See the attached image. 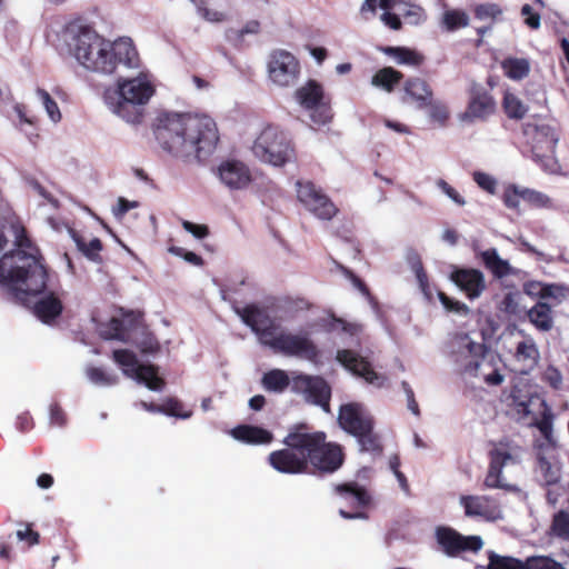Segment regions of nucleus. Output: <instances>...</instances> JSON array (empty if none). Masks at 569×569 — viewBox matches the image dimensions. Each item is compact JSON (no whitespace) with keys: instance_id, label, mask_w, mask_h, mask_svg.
Returning a JSON list of instances; mask_svg holds the SVG:
<instances>
[{"instance_id":"1","label":"nucleus","mask_w":569,"mask_h":569,"mask_svg":"<svg viewBox=\"0 0 569 569\" xmlns=\"http://www.w3.org/2000/svg\"><path fill=\"white\" fill-rule=\"evenodd\" d=\"M160 147L186 162H204L216 151L219 132L216 121L190 112H162L153 126Z\"/></svg>"},{"instance_id":"2","label":"nucleus","mask_w":569,"mask_h":569,"mask_svg":"<svg viewBox=\"0 0 569 569\" xmlns=\"http://www.w3.org/2000/svg\"><path fill=\"white\" fill-rule=\"evenodd\" d=\"M16 249L0 258V286L12 299L26 302L47 288L48 270L23 227L16 230Z\"/></svg>"},{"instance_id":"3","label":"nucleus","mask_w":569,"mask_h":569,"mask_svg":"<svg viewBox=\"0 0 569 569\" xmlns=\"http://www.w3.org/2000/svg\"><path fill=\"white\" fill-rule=\"evenodd\" d=\"M241 320L258 336L261 345L269 347L276 353L287 357L302 358L317 362L320 350L307 333H292L281 330L268 315L267 310L251 303L242 308H234Z\"/></svg>"},{"instance_id":"4","label":"nucleus","mask_w":569,"mask_h":569,"mask_svg":"<svg viewBox=\"0 0 569 569\" xmlns=\"http://www.w3.org/2000/svg\"><path fill=\"white\" fill-rule=\"evenodd\" d=\"M297 446L307 451L308 469L311 468L313 475H332L345 463L343 447L337 442L327 441V433L320 430L313 431L311 426L306 429V437L299 440Z\"/></svg>"},{"instance_id":"5","label":"nucleus","mask_w":569,"mask_h":569,"mask_svg":"<svg viewBox=\"0 0 569 569\" xmlns=\"http://www.w3.org/2000/svg\"><path fill=\"white\" fill-rule=\"evenodd\" d=\"M306 429H309V425L305 422L296 423L289 428L283 439L286 448L272 451L268 457V461L273 469L289 475L308 472L307 451L305 448L297 446L299 440L306 437Z\"/></svg>"},{"instance_id":"6","label":"nucleus","mask_w":569,"mask_h":569,"mask_svg":"<svg viewBox=\"0 0 569 569\" xmlns=\"http://www.w3.org/2000/svg\"><path fill=\"white\" fill-rule=\"evenodd\" d=\"M60 39L78 62L84 60L90 64L92 60H90L89 52L92 49H100L99 44L103 43V37L82 18L66 23L60 32Z\"/></svg>"},{"instance_id":"7","label":"nucleus","mask_w":569,"mask_h":569,"mask_svg":"<svg viewBox=\"0 0 569 569\" xmlns=\"http://www.w3.org/2000/svg\"><path fill=\"white\" fill-rule=\"evenodd\" d=\"M100 49H92L89 52L91 64L84 60L79 63L89 71L111 74L116 71L119 63L132 66L137 58L136 48L130 42H118L111 44L103 38V43L99 44Z\"/></svg>"},{"instance_id":"8","label":"nucleus","mask_w":569,"mask_h":569,"mask_svg":"<svg viewBox=\"0 0 569 569\" xmlns=\"http://www.w3.org/2000/svg\"><path fill=\"white\" fill-rule=\"evenodd\" d=\"M252 151L261 161L281 167L290 161L293 148L287 134L276 126H267L257 137Z\"/></svg>"},{"instance_id":"9","label":"nucleus","mask_w":569,"mask_h":569,"mask_svg":"<svg viewBox=\"0 0 569 569\" xmlns=\"http://www.w3.org/2000/svg\"><path fill=\"white\" fill-rule=\"evenodd\" d=\"M297 102L310 112V118L316 124H326L331 121L333 114L330 98L326 96L323 86L317 80L309 79L295 92Z\"/></svg>"},{"instance_id":"10","label":"nucleus","mask_w":569,"mask_h":569,"mask_svg":"<svg viewBox=\"0 0 569 569\" xmlns=\"http://www.w3.org/2000/svg\"><path fill=\"white\" fill-rule=\"evenodd\" d=\"M522 133L536 157L550 158L553 156L558 136L552 126L546 123L541 118L533 117L523 123Z\"/></svg>"},{"instance_id":"11","label":"nucleus","mask_w":569,"mask_h":569,"mask_svg":"<svg viewBox=\"0 0 569 569\" xmlns=\"http://www.w3.org/2000/svg\"><path fill=\"white\" fill-rule=\"evenodd\" d=\"M298 201L307 211L320 220H331L339 209L332 200L311 181L298 180L296 182Z\"/></svg>"},{"instance_id":"12","label":"nucleus","mask_w":569,"mask_h":569,"mask_svg":"<svg viewBox=\"0 0 569 569\" xmlns=\"http://www.w3.org/2000/svg\"><path fill=\"white\" fill-rule=\"evenodd\" d=\"M268 73L273 83L290 87L299 79V60L287 50H273L269 56Z\"/></svg>"},{"instance_id":"13","label":"nucleus","mask_w":569,"mask_h":569,"mask_svg":"<svg viewBox=\"0 0 569 569\" xmlns=\"http://www.w3.org/2000/svg\"><path fill=\"white\" fill-rule=\"evenodd\" d=\"M436 538L441 550L449 557H458L463 552L476 553L483 546L479 536H462L450 527H438Z\"/></svg>"},{"instance_id":"14","label":"nucleus","mask_w":569,"mask_h":569,"mask_svg":"<svg viewBox=\"0 0 569 569\" xmlns=\"http://www.w3.org/2000/svg\"><path fill=\"white\" fill-rule=\"evenodd\" d=\"M291 388L295 392L305 393L309 402L325 412H330L331 388L322 377L299 375L293 378Z\"/></svg>"},{"instance_id":"15","label":"nucleus","mask_w":569,"mask_h":569,"mask_svg":"<svg viewBox=\"0 0 569 569\" xmlns=\"http://www.w3.org/2000/svg\"><path fill=\"white\" fill-rule=\"evenodd\" d=\"M493 447L489 450V468L486 475L483 486L488 489H508V486L501 481L502 469L509 462L513 461L510 451L509 441L500 440L499 442H490Z\"/></svg>"},{"instance_id":"16","label":"nucleus","mask_w":569,"mask_h":569,"mask_svg":"<svg viewBox=\"0 0 569 569\" xmlns=\"http://www.w3.org/2000/svg\"><path fill=\"white\" fill-rule=\"evenodd\" d=\"M496 110L497 102L490 91L481 86H473L469 92L467 108L460 118L468 122L486 121Z\"/></svg>"},{"instance_id":"17","label":"nucleus","mask_w":569,"mask_h":569,"mask_svg":"<svg viewBox=\"0 0 569 569\" xmlns=\"http://www.w3.org/2000/svg\"><path fill=\"white\" fill-rule=\"evenodd\" d=\"M450 279L469 300L478 299L487 289L485 274L479 269L457 268Z\"/></svg>"},{"instance_id":"18","label":"nucleus","mask_w":569,"mask_h":569,"mask_svg":"<svg viewBox=\"0 0 569 569\" xmlns=\"http://www.w3.org/2000/svg\"><path fill=\"white\" fill-rule=\"evenodd\" d=\"M339 426L349 435H362L361 431L369 430L373 419L362 412L361 406L356 402L342 405L338 416Z\"/></svg>"},{"instance_id":"19","label":"nucleus","mask_w":569,"mask_h":569,"mask_svg":"<svg viewBox=\"0 0 569 569\" xmlns=\"http://www.w3.org/2000/svg\"><path fill=\"white\" fill-rule=\"evenodd\" d=\"M218 174L223 184L234 190L246 188L251 181L249 168L239 160L222 161Z\"/></svg>"},{"instance_id":"20","label":"nucleus","mask_w":569,"mask_h":569,"mask_svg":"<svg viewBox=\"0 0 569 569\" xmlns=\"http://www.w3.org/2000/svg\"><path fill=\"white\" fill-rule=\"evenodd\" d=\"M337 360L346 369L369 383H375L380 378L367 359L350 349L338 350Z\"/></svg>"},{"instance_id":"21","label":"nucleus","mask_w":569,"mask_h":569,"mask_svg":"<svg viewBox=\"0 0 569 569\" xmlns=\"http://www.w3.org/2000/svg\"><path fill=\"white\" fill-rule=\"evenodd\" d=\"M118 97L131 99L134 102L147 104L150 98L154 94V87L147 78H133L119 81Z\"/></svg>"},{"instance_id":"22","label":"nucleus","mask_w":569,"mask_h":569,"mask_svg":"<svg viewBox=\"0 0 569 569\" xmlns=\"http://www.w3.org/2000/svg\"><path fill=\"white\" fill-rule=\"evenodd\" d=\"M460 502L468 517H481L486 520H495L500 512L493 499L488 496H462Z\"/></svg>"},{"instance_id":"23","label":"nucleus","mask_w":569,"mask_h":569,"mask_svg":"<svg viewBox=\"0 0 569 569\" xmlns=\"http://www.w3.org/2000/svg\"><path fill=\"white\" fill-rule=\"evenodd\" d=\"M403 101H412L423 109L431 104L433 91L430 84L421 78H409L403 83Z\"/></svg>"},{"instance_id":"24","label":"nucleus","mask_w":569,"mask_h":569,"mask_svg":"<svg viewBox=\"0 0 569 569\" xmlns=\"http://www.w3.org/2000/svg\"><path fill=\"white\" fill-rule=\"evenodd\" d=\"M476 258L480 259L485 268L491 272L496 279H503L508 276L517 274V270L510 263L500 258L497 249L476 251Z\"/></svg>"},{"instance_id":"25","label":"nucleus","mask_w":569,"mask_h":569,"mask_svg":"<svg viewBox=\"0 0 569 569\" xmlns=\"http://www.w3.org/2000/svg\"><path fill=\"white\" fill-rule=\"evenodd\" d=\"M335 491L346 499L351 508L363 509L371 502L368 491L356 481L337 485Z\"/></svg>"},{"instance_id":"26","label":"nucleus","mask_w":569,"mask_h":569,"mask_svg":"<svg viewBox=\"0 0 569 569\" xmlns=\"http://www.w3.org/2000/svg\"><path fill=\"white\" fill-rule=\"evenodd\" d=\"M529 322L539 331L548 332L555 325V312L552 305L546 301H538L527 311Z\"/></svg>"},{"instance_id":"27","label":"nucleus","mask_w":569,"mask_h":569,"mask_svg":"<svg viewBox=\"0 0 569 569\" xmlns=\"http://www.w3.org/2000/svg\"><path fill=\"white\" fill-rule=\"evenodd\" d=\"M231 436L241 442L249 445H266L273 439L272 433L258 426L239 425L231 430Z\"/></svg>"},{"instance_id":"28","label":"nucleus","mask_w":569,"mask_h":569,"mask_svg":"<svg viewBox=\"0 0 569 569\" xmlns=\"http://www.w3.org/2000/svg\"><path fill=\"white\" fill-rule=\"evenodd\" d=\"M63 306L61 300L53 293L40 298L34 302L33 312L44 323H51L62 312Z\"/></svg>"},{"instance_id":"29","label":"nucleus","mask_w":569,"mask_h":569,"mask_svg":"<svg viewBox=\"0 0 569 569\" xmlns=\"http://www.w3.org/2000/svg\"><path fill=\"white\" fill-rule=\"evenodd\" d=\"M124 375L143 382L150 390H160L164 386V380L159 377L158 367L151 363H141L136 369H124Z\"/></svg>"},{"instance_id":"30","label":"nucleus","mask_w":569,"mask_h":569,"mask_svg":"<svg viewBox=\"0 0 569 569\" xmlns=\"http://www.w3.org/2000/svg\"><path fill=\"white\" fill-rule=\"evenodd\" d=\"M113 111L129 123H141L146 114V104L118 97Z\"/></svg>"},{"instance_id":"31","label":"nucleus","mask_w":569,"mask_h":569,"mask_svg":"<svg viewBox=\"0 0 569 569\" xmlns=\"http://www.w3.org/2000/svg\"><path fill=\"white\" fill-rule=\"evenodd\" d=\"M539 350L532 339L520 341L516 348L515 358L522 365L520 371L527 373L532 370L539 361Z\"/></svg>"},{"instance_id":"32","label":"nucleus","mask_w":569,"mask_h":569,"mask_svg":"<svg viewBox=\"0 0 569 569\" xmlns=\"http://www.w3.org/2000/svg\"><path fill=\"white\" fill-rule=\"evenodd\" d=\"M71 238L74 241L77 249L90 261L94 263H102L100 252L103 250V243L99 238H93L89 242L76 230H71Z\"/></svg>"},{"instance_id":"33","label":"nucleus","mask_w":569,"mask_h":569,"mask_svg":"<svg viewBox=\"0 0 569 569\" xmlns=\"http://www.w3.org/2000/svg\"><path fill=\"white\" fill-rule=\"evenodd\" d=\"M503 74L513 81H520L530 73V61L526 58L507 57L500 62Z\"/></svg>"},{"instance_id":"34","label":"nucleus","mask_w":569,"mask_h":569,"mask_svg":"<svg viewBox=\"0 0 569 569\" xmlns=\"http://www.w3.org/2000/svg\"><path fill=\"white\" fill-rule=\"evenodd\" d=\"M403 73L392 67L379 69L371 78V84L387 92H392L402 81Z\"/></svg>"},{"instance_id":"35","label":"nucleus","mask_w":569,"mask_h":569,"mask_svg":"<svg viewBox=\"0 0 569 569\" xmlns=\"http://www.w3.org/2000/svg\"><path fill=\"white\" fill-rule=\"evenodd\" d=\"M543 410L541 412L540 418L535 419L531 422L532 427H536L540 435L542 436L543 440L550 448L557 447V440L553 436V413L551 409L548 407V405L543 401L542 402Z\"/></svg>"},{"instance_id":"36","label":"nucleus","mask_w":569,"mask_h":569,"mask_svg":"<svg viewBox=\"0 0 569 569\" xmlns=\"http://www.w3.org/2000/svg\"><path fill=\"white\" fill-rule=\"evenodd\" d=\"M261 383L267 391L281 393L290 386V378L284 370L271 369L262 376Z\"/></svg>"},{"instance_id":"37","label":"nucleus","mask_w":569,"mask_h":569,"mask_svg":"<svg viewBox=\"0 0 569 569\" xmlns=\"http://www.w3.org/2000/svg\"><path fill=\"white\" fill-rule=\"evenodd\" d=\"M382 52L392 57L400 64L419 67L423 62V56L407 47H386Z\"/></svg>"},{"instance_id":"38","label":"nucleus","mask_w":569,"mask_h":569,"mask_svg":"<svg viewBox=\"0 0 569 569\" xmlns=\"http://www.w3.org/2000/svg\"><path fill=\"white\" fill-rule=\"evenodd\" d=\"M502 110L509 119L521 120L528 112V107L512 92L506 91L502 98Z\"/></svg>"},{"instance_id":"39","label":"nucleus","mask_w":569,"mask_h":569,"mask_svg":"<svg viewBox=\"0 0 569 569\" xmlns=\"http://www.w3.org/2000/svg\"><path fill=\"white\" fill-rule=\"evenodd\" d=\"M375 422L369 426V430L361 431L362 435L355 436L360 445L361 451L379 456L383 451L382 443L378 433L373 431Z\"/></svg>"},{"instance_id":"40","label":"nucleus","mask_w":569,"mask_h":569,"mask_svg":"<svg viewBox=\"0 0 569 569\" xmlns=\"http://www.w3.org/2000/svg\"><path fill=\"white\" fill-rule=\"evenodd\" d=\"M550 537H556L561 540L569 539V512L559 510L552 517L551 525L548 530Z\"/></svg>"},{"instance_id":"41","label":"nucleus","mask_w":569,"mask_h":569,"mask_svg":"<svg viewBox=\"0 0 569 569\" xmlns=\"http://www.w3.org/2000/svg\"><path fill=\"white\" fill-rule=\"evenodd\" d=\"M526 559H519L511 556H500L490 552L488 556L487 569H525Z\"/></svg>"},{"instance_id":"42","label":"nucleus","mask_w":569,"mask_h":569,"mask_svg":"<svg viewBox=\"0 0 569 569\" xmlns=\"http://www.w3.org/2000/svg\"><path fill=\"white\" fill-rule=\"evenodd\" d=\"M525 569H566L565 566L551 556L533 555L526 558Z\"/></svg>"},{"instance_id":"43","label":"nucleus","mask_w":569,"mask_h":569,"mask_svg":"<svg viewBox=\"0 0 569 569\" xmlns=\"http://www.w3.org/2000/svg\"><path fill=\"white\" fill-rule=\"evenodd\" d=\"M162 413L180 419H188L192 416V411L186 410L183 403L174 397L166 398L162 401Z\"/></svg>"},{"instance_id":"44","label":"nucleus","mask_w":569,"mask_h":569,"mask_svg":"<svg viewBox=\"0 0 569 569\" xmlns=\"http://www.w3.org/2000/svg\"><path fill=\"white\" fill-rule=\"evenodd\" d=\"M569 295L567 287L558 283H545L539 301L552 300V307L559 305Z\"/></svg>"},{"instance_id":"45","label":"nucleus","mask_w":569,"mask_h":569,"mask_svg":"<svg viewBox=\"0 0 569 569\" xmlns=\"http://www.w3.org/2000/svg\"><path fill=\"white\" fill-rule=\"evenodd\" d=\"M520 197L531 208H547L550 206L549 197L533 189L520 187Z\"/></svg>"},{"instance_id":"46","label":"nucleus","mask_w":569,"mask_h":569,"mask_svg":"<svg viewBox=\"0 0 569 569\" xmlns=\"http://www.w3.org/2000/svg\"><path fill=\"white\" fill-rule=\"evenodd\" d=\"M443 23L449 31L465 28L469 24V17L462 10H448L443 13Z\"/></svg>"},{"instance_id":"47","label":"nucleus","mask_w":569,"mask_h":569,"mask_svg":"<svg viewBox=\"0 0 569 569\" xmlns=\"http://www.w3.org/2000/svg\"><path fill=\"white\" fill-rule=\"evenodd\" d=\"M102 337L107 340H119L126 342L127 337L123 320L119 318H111L108 321L106 329L102 331Z\"/></svg>"},{"instance_id":"48","label":"nucleus","mask_w":569,"mask_h":569,"mask_svg":"<svg viewBox=\"0 0 569 569\" xmlns=\"http://www.w3.org/2000/svg\"><path fill=\"white\" fill-rule=\"evenodd\" d=\"M327 331L340 330L350 336H356L361 331V326L353 322H348L342 318L336 317L333 313L330 316V320L326 325Z\"/></svg>"},{"instance_id":"49","label":"nucleus","mask_w":569,"mask_h":569,"mask_svg":"<svg viewBox=\"0 0 569 569\" xmlns=\"http://www.w3.org/2000/svg\"><path fill=\"white\" fill-rule=\"evenodd\" d=\"M37 96L41 100L49 118L53 122H59L62 118L61 112L59 110V107L57 102L51 98L48 91L44 89L38 88L37 89Z\"/></svg>"},{"instance_id":"50","label":"nucleus","mask_w":569,"mask_h":569,"mask_svg":"<svg viewBox=\"0 0 569 569\" xmlns=\"http://www.w3.org/2000/svg\"><path fill=\"white\" fill-rule=\"evenodd\" d=\"M113 360L122 367V369L133 370L140 363L138 362V358L136 353L128 349H117L112 353Z\"/></svg>"},{"instance_id":"51","label":"nucleus","mask_w":569,"mask_h":569,"mask_svg":"<svg viewBox=\"0 0 569 569\" xmlns=\"http://www.w3.org/2000/svg\"><path fill=\"white\" fill-rule=\"evenodd\" d=\"M475 18L478 20H488L492 22L502 14V9L497 3H481L473 9Z\"/></svg>"},{"instance_id":"52","label":"nucleus","mask_w":569,"mask_h":569,"mask_svg":"<svg viewBox=\"0 0 569 569\" xmlns=\"http://www.w3.org/2000/svg\"><path fill=\"white\" fill-rule=\"evenodd\" d=\"M87 376L96 385L111 386L117 382V377L107 373L102 368L90 367L87 369Z\"/></svg>"},{"instance_id":"53","label":"nucleus","mask_w":569,"mask_h":569,"mask_svg":"<svg viewBox=\"0 0 569 569\" xmlns=\"http://www.w3.org/2000/svg\"><path fill=\"white\" fill-rule=\"evenodd\" d=\"M260 31V22L258 20L248 21L241 29H228L226 37L228 40H242L246 34H257Z\"/></svg>"},{"instance_id":"54","label":"nucleus","mask_w":569,"mask_h":569,"mask_svg":"<svg viewBox=\"0 0 569 569\" xmlns=\"http://www.w3.org/2000/svg\"><path fill=\"white\" fill-rule=\"evenodd\" d=\"M197 10H198V13L207 21L209 22H223L227 20V14L221 12V11H218V10H213V9H210L208 7V3L206 0H199L197 3Z\"/></svg>"},{"instance_id":"55","label":"nucleus","mask_w":569,"mask_h":569,"mask_svg":"<svg viewBox=\"0 0 569 569\" xmlns=\"http://www.w3.org/2000/svg\"><path fill=\"white\" fill-rule=\"evenodd\" d=\"M340 272L353 284L355 288H357L366 298L369 300L373 299L370 289L365 283L362 279H360L351 269L339 264L338 266Z\"/></svg>"},{"instance_id":"56","label":"nucleus","mask_w":569,"mask_h":569,"mask_svg":"<svg viewBox=\"0 0 569 569\" xmlns=\"http://www.w3.org/2000/svg\"><path fill=\"white\" fill-rule=\"evenodd\" d=\"M502 201L507 208L519 211L520 201H522L520 197V187L516 184L507 186L502 194Z\"/></svg>"},{"instance_id":"57","label":"nucleus","mask_w":569,"mask_h":569,"mask_svg":"<svg viewBox=\"0 0 569 569\" xmlns=\"http://www.w3.org/2000/svg\"><path fill=\"white\" fill-rule=\"evenodd\" d=\"M438 298L446 310L450 312L459 313L462 316H467L470 312V309L466 303L448 297L445 292L440 291L438 293Z\"/></svg>"},{"instance_id":"58","label":"nucleus","mask_w":569,"mask_h":569,"mask_svg":"<svg viewBox=\"0 0 569 569\" xmlns=\"http://www.w3.org/2000/svg\"><path fill=\"white\" fill-rule=\"evenodd\" d=\"M472 179L482 190L487 191L490 194L496 193L497 181L492 176L486 172L475 171L472 173Z\"/></svg>"},{"instance_id":"59","label":"nucleus","mask_w":569,"mask_h":569,"mask_svg":"<svg viewBox=\"0 0 569 569\" xmlns=\"http://www.w3.org/2000/svg\"><path fill=\"white\" fill-rule=\"evenodd\" d=\"M169 252L177 257L184 259L187 262H189L193 266H197V267H201L204 263V260L202 259L201 256H199L192 251H188L182 247L171 246L169 248Z\"/></svg>"},{"instance_id":"60","label":"nucleus","mask_w":569,"mask_h":569,"mask_svg":"<svg viewBox=\"0 0 569 569\" xmlns=\"http://www.w3.org/2000/svg\"><path fill=\"white\" fill-rule=\"evenodd\" d=\"M520 13L527 27H529L532 30H537L540 28L541 17L538 12L533 10V8L530 4H523Z\"/></svg>"},{"instance_id":"61","label":"nucleus","mask_w":569,"mask_h":569,"mask_svg":"<svg viewBox=\"0 0 569 569\" xmlns=\"http://www.w3.org/2000/svg\"><path fill=\"white\" fill-rule=\"evenodd\" d=\"M518 297V293H506L500 302V310L508 315L517 316L520 312Z\"/></svg>"},{"instance_id":"62","label":"nucleus","mask_w":569,"mask_h":569,"mask_svg":"<svg viewBox=\"0 0 569 569\" xmlns=\"http://www.w3.org/2000/svg\"><path fill=\"white\" fill-rule=\"evenodd\" d=\"M539 468L547 485H555L559 481L558 470L546 458L539 459Z\"/></svg>"},{"instance_id":"63","label":"nucleus","mask_w":569,"mask_h":569,"mask_svg":"<svg viewBox=\"0 0 569 569\" xmlns=\"http://www.w3.org/2000/svg\"><path fill=\"white\" fill-rule=\"evenodd\" d=\"M182 227L197 239H203L209 236V227L207 224H197L188 220L182 221Z\"/></svg>"},{"instance_id":"64","label":"nucleus","mask_w":569,"mask_h":569,"mask_svg":"<svg viewBox=\"0 0 569 569\" xmlns=\"http://www.w3.org/2000/svg\"><path fill=\"white\" fill-rule=\"evenodd\" d=\"M17 538L21 541H27L29 546H34L39 543L40 535L32 530L30 523H27L24 530L17 531Z\"/></svg>"}]
</instances>
